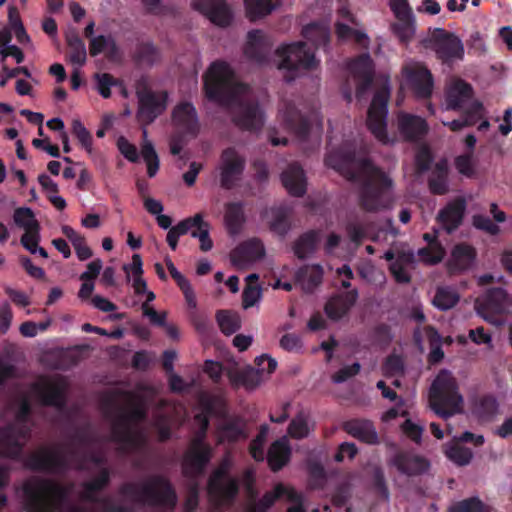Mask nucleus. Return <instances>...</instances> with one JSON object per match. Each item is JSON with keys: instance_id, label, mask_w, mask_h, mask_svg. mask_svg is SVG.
Returning a JSON list of instances; mask_svg holds the SVG:
<instances>
[{"instance_id": "nucleus-1", "label": "nucleus", "mask_w": 512, "mask_h": 512, "mask_svg": "<svg viewBox=\"0 0 512 512\" xmlns=\"http://www.w3.org/2000/svg\"><path fill=\"white\" fill-rule=\"evenodd\" d=\"M79 468L92 470L97 475L86 483L80 495L73 487L39 478H31L22 488L23 499L31 512H129L136 505L147 504L163 508H173L177 497L163 477H152L144 484H127L120 491L119 503L109 499L98 500L96 495L109 480L102 457L85 458Z\"/></svg>"}, {"instance_id": "nucleus-2", "label": "nucleus", "mask_w": 512, "mask_h": 512, "mask_svg": "<svg viewBox=\"0 0 512 512\" xmlns=\"http://www.w3.org/2000/svg\"><path fill=\"white\" fill-rule=\"evenodd\" d=\"M204 87L210 100L229 108L233 122L239 128L257 131L263 126L264 116L251 90L237 80L227 63L216 61L210 65L205 74Z\"/></svg>"}, {"instance_id": "nucleus-3", "label": "nucleus", "mask_w": 512, "mask_h": 512, "mask_svg": "<svg viewBox=\"0 0 512 512\" xmlns=\"http://www.w3.org/2000/svg\"><path fill=\"white\" fill-rule=\"evenodd\" d=\"M152 390L139 387L136 393L118 392L106 398L103 410L111 421L113 440L125 450L139 449L146 440L140 427L145 410L144 397Z\"/></svg>"}, {"instance_id": "nucleus-4", "label": "nucleus", "mask_w": 512, "mask_h": 512, "mask_svg": "<svg viewBox=\"0 0 512 512\" xmlns=\"http://www.w3.org/2000/svg\"><path fill=\"white\" fill-rule=\"evenodd\" d=\"M325 162L347 179L363 186L360 198L365 210L377 211L391 205L392 181L370 162L342 152L330 153Z\"/></svg>"}, {"instance_id": "nucleus-5", "label": "nucleus", "mask_w": 512, "mask_h": 512, "mask_svg": "<svg viewBox=\"0 0 512 512\" xmlns=\"http://www.w3.org/2000/svg\"><path fill=\"white\" fill-rule=\"evenodd\" d=\"M67 382L60 376L41 377L31 387L29 394L20 403L16 423L0 431V454L15 457L21 452L28 437L25 418L30 410V402L35 400L45 405L61 407L65 400Z\"/></svg>"}, {"instance_id": "nucleus-6", "label": "nucleus", "mask_w": 512, "mask_h": 512, "mask_svg": "<svg viewBox=\"0 0 512 512\" xmlns=\"http://www.w3.org/2000/svg\"><path fill=\"white\" fill-rule=\"evenodd\" d=\"M302 35L304 42L282 45L276 50L278 68L290 73L286 76L287 80H292L301 70L317 67L318 60L311 48L307 46L325 45L329 41L330 32L327 25L312 23L304 27Z\"/></svg>"}, {"instance_id": "nucleus-7", "label": "nucleus", "mask_w": 512, "mask_h": 512, "mask_svg": "<svg viewBox=\"0 0 512 512\" xmlns=\"http://www.w3.org/2000/svg\"><path fill=\"white\" fill-rule=\"evenodd\" d=\"M221 405V400L207 393L199 396L200 412L195 415V424L199 426L184 457V471L189 475L202 472L211 458V448L204 442L209 416Z\"/></svg>"}, {"instance_id": "nucleus-8", "label": "nucleus", "mask_w": 512, "mask_h": 512, "mask_svg": "<svg viewBox=\"0 0 512 512\" xmlns=\"http://www.w3.org/2000/svg\"><path fill=\"white\" fill-rule=\"evenodd\" d=\"M473 97L474 89L470 83L450 75V110H463L459 119L450 121V131L473 126L483 117L484 106Z\"/></svg>"}, {"instance_id": "nucleus-9", "label": "nucleus", "mask_w": 512, "mask_h": 512, "mask_svg": "<svg viewBox=\"0 0 512 512\" xmlns=\"http://www.w3.org/2000/svg\"><path fill=\"white\" fill-rule=\"evenodd\" d=\"M475 309L485 321L501 326L505 321L504 317L511 312L512 298L501 287L490 288L476 299Z\"/></svg>"}, {"instance_id": "nucleus-10", "label": "nucleus", "mask_w": 512, "mask_h": 512, "mask_svg": "<svg viewBox=\"0 0 512 512\" xmlns=\"http://www.w3.org/2000/svg\"><path fill=\"white\" fill-rule=\"evenodd\" d=\"M368 110L367 125L372 134L382 143H388L386 133L387 103L391 87L389 79L383 77Z\"/></svg>"}, {"instance_id": "nucleus-11", "label": "nucleus", "mask_w": 512, "mask_h": 512, "mask_svg": "<svg viewBox=\"0 0 512 512\" xmlns=\"http://www.w3.org/2000/svg\"><path fill=\"white\" fill-rule=\"evenodd\" d=\"M278 120L284 130L295 135L299 139L313 136L316 141L322 132L321 121L314 116L312 121L301 118L293 104L283 102L279 108Z\"/></svg>"}, {"instance_id": "nucleus-12", "label": "nucleus", "mask_w": 512, "mask_h": 512, "mask_svg": "<svg viewBox=\"0 0 512 512\" xmlns=\"http://www.w3.org/2000/svg\"><path fill=\"white\" fill-rule=\"evenodd\" d=\"M373 64L368 54H363L359 58L348 64V75L346 85L342 92L348 102L352 99V88H355L356 97L364 95L370 86L373 78Z\"/></svg>"}, {"instance_id": "nucleus-13", "label": "nucleus", "mask_w": 512, "mask_h": 512, "mask_svg": "<svg viewBox=\"0 0 512 512\" xmlns=\"http://www.w3.org/2000/svg\"><path fill=\"white\" fill-rule=\"evenodd\" d=\"M401 90L409 89L417 98H428L433 91L430 71L420 62L407 61L402 67Z\"/></svg>"}, {"instance_id": "nucleus-14", "label": "nucleus", "mask_w": 512, "mask_h": 512, "mask_svg": "<svg viewBox=\"0 0 512 512\" xmlns=\"http://www.w3.org/2000/svg\"><path fill=\"white\" fill-rule=\"evenodd\" d=\"M230 466L231 461L226 456L209 481V496L219 506L228 504L238 491L237 482L228 475Z\"/></svg>"}, {"instance_id": "nucleus-15", "label": "nucleus", "mask_w": 512, "mask_h": 512, "mask_svg": "<svg viewBox=\"0 0 512 512\" xmlns=\"http://www.w3.org/2000/svg\"><path fill=\"white\" fill-rule=\"evenodd\" d=\"M13 220L16 226L24 230L21 237V244L30 253H38L41 257L47 258L46 250L38 245L40 241V226L30 208H17L13 214Z\"/></svg>"}, {"instance_id": "nucleus-16", "label": "nucleus", "mask_w": 512, "mask_h": 512, "mask_svg": "<svg viewBox=\"0 0 512 512\" xmlns=\"http://www.w3.org/2000/svg\"><path fill=\"white\" fill-rule=\"evenodd\" d=\"M137 95L139 99L138 119L141 123L147 125L155 120L166 108V92H153L147 88H138Z\"/></svg>"}, {"instance_id": "nucleus-17", "label": "nucleus", "mask_w": 512, "mask_h": 512, "mask_svg": "<svg viewBox=\"0 0 512 512\" xmlns=\"http://www.w3.org/2000/svg\"><path fill=\"white\" fill-rule=\"evenodd\" d=\"M245 168V158L235 148H227L221 154L218 166L220 182L223 187L230 188L238 181Z\"/></svg>"}, {"instance_id": "nucleus-18", "label": "nucleus", "mask_w": 512, "mask_h": 512, "mask_svg": "<svg viewBox=\"0 0 512 512\" xmlns=\"http://www.w3.org/2000/svg\"><path fill=\"white\" fill-rule=\"evenodd\" d=\"M264 255L265 248L263 243L253 238L236 247L230 254V260L236 268L244 269L254 262L261 260Z\"/></svg>"}, {"instance_id": "nucleus-19", "label": "nucleus", "mask_w": 512, "mask_h": 512, "mask_svg": "<svg viewBox=\"0 0 512 512\" xmlns=\"http://www.w3.org/2000/svg\"><path fill=\"white\" fill-rule=\"evenodd\" d=\"M384 258L390 262L389 270L397 283L410 282L409 269L415 262L413 252L405 250H388Z\"/></svg>"}, {"instance_id": "nucleus-20", "label": "nucleus", "mask_w": 512, "mask_h": 512, "mask_svg": "<svg viewBox=\"0 0 512 512\" xmlns=\"http://www.w3.org/2000/svg\"><path fill=\"white\" fill-rule=\"evenodd\" d=\"M429 406L438 416L448 418V372L441 371L429 391Z\"/></svg>"}, {"instance_id": "nucleus-21", "label": "nucleus", "mask_w": 512, "mask_h": 512, "mask_svg": "<svg viewBox=\"0 0 512 512\" xmlns=\"http://www.w3.org/2000/svg\"><path fill=\"white\" fill-rule=\"evenodd\" d=\"M172 122L179 134L194 136L199 130L197 113L188 102L180 103L174 108Z\"/></svg>"}, {"instance_id": "nucleus-22", "label": "nucleus", "mask_w": 512, "mask_h": 512, "mask_svg": "<svg viewBox=\"0 0 512 512\" xmlns=\"http://www.w3.org/2000/svg\"><path fill=\"white\" fill-rule=\"evenodd\" d=\"M192 5L215 25L225 27L232 20V12L223 0H193Z\"/></svg>"}, {"instance_id": "nucleus-23", "label": "nucleus", "mask_w": 512, "mask_h": 512, "mask_svg": "<svg viewBox=\"0 0 512 512\" xmlns=\"http://www.w3.org/2000/svg\"><path fill=\"white\" fill-rule=\"evenodd\" d=\"M227 375L233 386H243L248 390L255 389L266 379L258 369L240 368L237 364L227 369Z\"/></svg>"}, {"instance_id": "nucleus-24", "label": "nucleus", "mask_w": 512, "mask_h": 512, "mask_svg": "<svg viewBox=\"0 0 512 512\" xmlns=\"http://www.w3.org/2000/svg\"><path fill=\"white\" fill-rule=\"evenodd\" d=\"M63 461L64 457L58 449L42 448L32 454L28 466L37 470L57 471Z\"/></svg>"}, {"instance_id": "nucleus-25", "label": "nucleus", "mask_w": 512, "mask_h": 512, "mask_svg": "<svg viewBox=\"0 0 512 512\" xmlns=\"http://www.w3.org/2000/svg\"><path fill=\"white\" fill-rule=\"evenodd\" d=\"M476 249L467 243H459L450 251V274L470 269L476 260Z\"/></svg>"}, {"instance_id": "nucleus-26", "label": "nucleus", "mask_w": 512, "mask_h": 512, "mask_svg": "<svg viewBox=\"0 0 512 512\" xmlns=\"http://www.w3.org/2000/svg\"><path fill=\"white\" fill-rule=\"evenodd\" d=\"M398 129L407 139H416L426 133L425 121L418 116L400 113L398 115Z\"/></svg>"}, {"instance_id": "nucleus-27", "label": "nucleus", "mask_w": 512, "mask_h": 512, "mask_svg": "<svg viewBox=\"0 0 512 512\" xmlns=\"http://www.w3.org/2000/svg\"><path fill=\"white\" fill-rule=\"evenodd\" d=\"M282 183L287 191L294 196H301L306 190V179L303 170L297 165H290L282 174Z\"/></svg>"}, {"instance_id": "nucleus-28", "label": "nucleus", "mask_w": 512, "mask_h": 512, "mask_svg": "<svg viewBox=\"0 0 512 512\" xmlns=\"http://www.w3.org/2000/svg\"><path fill=\"white\" fill-rule=\"evenodd\" d=\"M123 271L126 275V280L131 283L135 294L140 295L146 292V281L143 279V262L139 254L132 256V261L129 264L123 265Z\"/></svg>"}, {"instance_id": "nucleus-29", "label": "nucleus", "mask_w": 512, "mask_h": 512, "mask_svg": "<svg viewBox=\"0 0 512 512\" xmlns=\"http://www.w3.org/2000/svg\"><path fill=\"white\" fill-rule=\"evenodd\" d=\"M499 403L490 394L482 395L474 400L472 406L473 415L481 422H489L498 413Z\"/></svg>"}, {"instance_id": "nucleus-30", "label": "nucleus", "mask_w": 512, "mask_h": 512, "mask_svg": "<svg viewBox=\"0 0 512 512\" xmlns=\"http://www.w3.org/2000/svg\"><path fill=\"white\" fill-rule=\"evenodd\" d=\"M439 235L440 230H435L434 234H424V240L428 242V247L420 249L418 255L425 264H436L440 262L445 255L444 248L438 242Z\"/></svg>"}, {"instance_id": "nucleus-31", "label": "nucleus", "mask_w": 512, "mask_h": 512, "mask_svg": "<svg viewBox=\"0 0 512 512\" xmlns=\"http://www.w3.org/2000/svg\"><path fill=\"white\" fill-rule=\"evenodd\" d=\"M345 429L350 435L365 443L375 444L378 442L377 432L372 422L368 420H351L345 424Z\"/></svg>"}, {"instance_id": "nucleus-32", "label": "nucleus", "mask_w": 512, "mask_h": 512, "mask_svg": "<svg viewBox=\"0 0 512 512\" xmlns=\"http://www.w3.org/2000/svg\"><path fill=\"white\" fill-rule=\"evenodd\" d=\"M357 296V291L353 290L344 295L331 298L325 306L326 314L334 320L341 318L356 302Z\"/></svg>"}, {"instance_id": "nucleus-33", "label": "nucleus", "mask_w": 512, "mask_h": 512, "mask_svg": "<svg viewBox=\"0 0 512 512\" xmlns=\"http://www.w3.org/2000/svg\"><path fill=\"white\" fill-rule=\"evenodd\" d=\"M425 48L433 50L444 61L448 58V34L442 28L429 29L422 40Z\"/></svg>"}, {"instance_id": "nucleus-34", "label": "nucleus", "mask_w": 512, "mask_h": 512, "mask_svg": "<svg viewBox=\"0 0 512 512\" xmlns=\"http://www.w3.org/2000/svg\"><path fill=\"white\" fill-rule=\"evenodd\" d=\"M290 446L287 437L276 440L270 447L267 455L269 466L273 471L281 469L290 458Z\"/></svg>"}, {"instance_id": "nucleus-35", "label": "nucleus", "mask_w": 512, "mask_h": 512, "mask_svg": "<svg viewBox=\"0 0 512 512\" xmlns=\"http://www.w3.org/2000/svg\"><path fill=\"white\" fill-rule=\"evenodd\" d=\"M245 216L240 203H228L225 206L224 226L231 236L238 235L243 228Z\"/></svg>"}, {"instance_id": "nucleus-36", "label": "nucleus", "mask_w": 512, "mask_h": 512, "mask_svg": "<svg viewBox=\"0 0 512 512\" xmlns=\"http://www.w3.org/2000/svg\"><path fill=\"white\" fill-rule=\"evenodd\" d=\"M323 274L321 265H306L299 269L296 279L303 290L311 292L322 282Z\"/></svg>"}, {"instance_id": "nucleus-37", "label": "nucleus", "mask_w": 512, "mask_h": 512, "mask_svg": "<svg viewBox=\"0 0 512 512\" xmlns=\"http://www.w3.org/2000/svg\"><path fill=\"white\" fill-rule=\"evenodd\" d=\"M191 236L197 238L200 242V249L204 252L210 251L213 242L210 238V224L204 220L202 213H197L191 217Z\"/></svg>"}, {"instance_id": "nucleus-38", "label": "nucleus", "mask_w": 512, "mask_h": 512, "mask_svg": "<svg viewBox=\"0 0 512 512\" xmlns=\"http://www.w3.org/2000/svg\"><path fill=\"white\" fill-rule=\"evenodd\" d=\"M268 49V43L261 30H252L247 35L245 54L257 62H262Z\"/></svg>"}, {"instance_id": "nucleus-39", "label": "nucleus", "mask_w": 512, "mask_h": 512, "mask_svg": "<svg viewBox=\"0 0 512 512\" xmlns=\"http://www.w3.org/2000/svg\"><path fill=\"white\" fill-rule=\"evenodd\" d=\"M393 465L397 469L407 475H414L424 472L428 468V463L425 459L412 455V454H401L395 457Z\"/></svg>"}, {"instance_id": "nucleus-40", "label": "nucleus", "mask_w": 512, "mask_h": 512, "mask_svg": "<svg viewBox=\"0 0 512 512\" xmlns=\"http://www.w3.org/2000/svg\"><path fill=\"white\" fill-rule=\"evenodd\" d=\"M246 16L255 21L269 15L276 5L272 0H244Z\"/></svg>"}, {"instance_id": "nucleus-41", "label": "nucleus", "mask_w": 512, "mask_h": 512, "mask_svg": "<svg viewBox=\"0 0 512 512\" xmlns=\"http://www.w3.org/2000/svg\"><path fill=\"white\" fill-rule=\"evenodd\" d=\"M143 143L141 147V155L147 164V173L149 177H154L159 169L158 155L150 140H148L147 129H142Z\"/></svg>"}, {"instance_id": "nucleus-42", "label": "nucleus", "mask_w": 512, "mask_h": 512, "mask_svg": "<svg viewBox=\"0 0 512 512\" xmlns=\"http://www.w3.org/2000/svg\"><path fill=\"white\" fill-rule=\"evenodd\" d=\"M264 217L266 218L270 229L278 235L286 234L290 227L287 211L283 208H271L265 212Z\"/></svg>"}, {"instance_id": "nucleus-43", "label": "nucleus", "mask_w": 512, "mask_h": 512, "mask_svg": "<svg viewBox=\"0 0 512 512\" xmlns=\"http://www.w3.org/2000/svg\"><path fill=\"white\" fill-rule=\"evenodd\" d=\"M311 429L309 415L304 411H300L289 424L288 434L292 438L302 439L309 435Z\"/></svg>"}, {"instance_id": "nucleus-44", "label": "nucleus", "mask_w": 512, "mask_h": 512, "mask_svg": "<svg viewBox=\"0 0 512 512\" xmlns=\"http://www.w3.org/2000/svg\"><path fill=\"white\" fill-rule=\"evenodd\" d=\"M318 242V233L310 231L303 234L294 245V253L298 258H305L314 252Z\"/></svg>"}, {"instance_id": "nucleus-45", "label": "nucleus", "mask_w": 512, "mask_h": 512, "mask_svg": "<svg viewBox=\"0 0 512 512\" xmlns=\"http://www.w3.org/2000/svg\"><path fill=\"white\" fill-rule=\"evenodd\" d=\"M90 54L96 56L100 53H105L109 57H114L117 54L115 42L110 36H97L93 37L90 41Z\"/></svg>"}, {"instance_id": "nucleus-46", "label": "nucleus", "mask_w": 512, "mask_h": 512, "mask_svg": "<svg viewBox=\"0 0 512 512\" xmlns=\"http://www.w3.org/2000/svg\"><path fill=\"white\" fill-rule=\"evenodd\" d=\"M173 412L175 416L167 419L165 415L159 414L155 421V426L158 429L159 437L161 440L168 439L170 437V423L176 421V416L184 412L182 405H173L167 407V413Z\"/></svg>"}, {"instance_id": "nucleus-47", "label": "nucleus", "mask_w": 512, "mask_h": 512, "mask_svg": "<svg viewBox=\"0 0 512 512\" xmlns=\"http://www.w3.org/2000/svg\"><path fill=\"white\" fill-rule=\"evenodd\" d=\"M392 29L401 42L408 43L415 35V17L411 15L408 19H397Z\"/></svg>"}, {"instance_id": "nucleus-48", "label": "nucleus", "mask_w": 512, "mask_h": 512, "mask_svg": "<svg viewBox=\"0 0 512 512\" xmlns=\"http://www.w3.org/2000/svg\"><path fill=\"white\" fill-rule=\"evenodd\" d=\"M450 512H490L489 507L479 497L463 499L450 507Z\"/></svg>"}, {"instance_id": "nucleus-49", "label": "nucleus", "mask_w": 512, "mask_h": 512, "mask_svg": "<svg viewBox=\"0 0 512 512\" xmlns=\"http://www.w3.org/2000/svg\"><path fill=\"white\" fill-rule=\"evenodd\" d=\"M217 321L221 331L230 335L240 328V317L236 313L220 311L217 314Z\"/></svg>"}, {"instance_id": "nucleus-50", "label": "nucleus", "mask_w": 512, "mask_h": 512, "mask_svg": "<svg viewBox=\"0 0 512 512\" xmlns=\"http://www.w3.org/2000/svg\"><path fill=\"white\" fill-rule=\"evenodd\" d=\"M465 211V198L458 197L453 201H450V233L461 225Z\"/></svg>"}, {"instance_id": "nucleus-51", "label": "nucleus", "mask_w": 512, "mask_h": 512, "mask_svg": "<svg viewBox=\"0 0 512 512\" xmlns=\"http://www.w3.org/2000/svg\"><path fill=\"white\" fill-rule=\"evenodd\" d=\"M244 437L243 427L240 422H227L218 431V442L236 441Z\"/></svg>"}, {"instance_id": "nucleus-52", "label": "nucleus", "mask_w": 512, "mask_h": 512, "mask_svg": "<svg viewBox=\"0 0 512 512\" xmlns=\"http://www.w3.org/2000/svg\"><path fill=\"white\" fill-rule=\"evenodd\" d=\"M472 457L473 452L470 448L450 441V461L454 462L458 466H466L471 462Z\"/></svg>"}, {"instance_id": "nucleus-53", "label": "nucleus", "mask_w": 512, "mask_h": 512, "mask_svg": "<svg viewBox=\"0 0 512 512\" xmlns=\"http://www.w3.org/2000/svg\"><path fill=\"white\" fill-rule=\"evenodd\" d=\"M447 169L446 162L443 161L437 165L436 171L430 180V189L435 194H444L447 191Z\"/></svg>"}, {"instance_id": "nucleus-54", "label": "nucleus", "mask_w": 512, "mask_h": 512, "mask_svg": "<svg viewBox=\"0 0 512 512\" xmlns=\"http://www.w3.org/2000/svg\"><path fill=\"white\" fill-rule=\"evenodd\" d=\"M191 223V217H188L169 229L167 233V243L172 250L177 248L179 237L190 232Z\"/></svg>"}, {"instance_id": "nucleus-55", "label": "nucleus", "mask_w": 512, "mask_h": 512, "mask_svg": "<svg viewBox=\"0 0 512 512\" xmlns=\"http://www.w3.org/2000/svg\"><path fill=\"white\" fill-rule=\"evenodd\" d=\"M72 131L74 135L77 137L78 141L82 145V147L88 152L92 153V135L90 132L85 128V126L82 124V122L79 119H74L72 121Z\"/></svg>"}, {"instance_id": "nucleus-56", "label": "nucleus", "mask_w": 512, "mask_h": 512, "mask_svg": "<svg viewBox=\"0 0 512 512\" xmlns=\"http://www.w3.org/2000/svg\"><path fill=\"white\" fill-rule=\"evenodd\" d=\"M472 158V153H465L457 156L454 161L458 172L467 178H474L476 176V170Z\"/></svg>"}, {"instance_id": "nucleus-57", "label": "nucleus", "mask_w": 512, "mask_h": 512, "mask_svg": "<svg viewBox=\"0 0 512 512\" xmlns=\"http://www.w3.org/2000/svg\"><path fill=\"white\" fill-rule=\"evenodd\" d=\"M336 33L338 38L343 40L353 38L363 46H366L368 43V38L365 34L353 30L347 24L340 21L337 23Z\"/></svg>"}, {"instance_id": "nucleus-58", "label": "nucleus", "mask_w": 512, "mask_h": 512, "mask_svg": "<svg viewBox=\"0 0 512 512\" xmlns=\"http://www.w3.org/2000/svg\"><path fill=\"white\" fill-rule=\"evenodd\" d=\"M426 334L430 339V345H431L429 361L431 363H437L444 357V352L440 348V336L432 328L426 329Z\"/></svg>"}, {"instance_id": "nucleus-59", "label": "nucleus", "mask_w": 512, "mask_h": 512, "mask_svg": "<svg viewBox=\"0 0 512 512\" xmlns=\"http://www.w3.org/2000/svg\"><path fill=\"white\" fill-rule=\"evenodd\" d=\"M243 307L245 309L257 305L262 298V290L258 285L248 284L243 291Z\"/></svg>"}, {"instance_id": "nucleus-60", "label": "nucleus", "mask_w": 512, "mask_h": 512, "mask_svg": "<svg viewBox=\"0 0 512 512\" xmlns=\"http://www.w3.org/2000/svg\"><path fill=\"white\" fill-rule=\"evenodd\" d=\"M268 429L263 427L257 437L252 441L250 445V453L252 457L257 461L264 460V443L267 437Z\"/></svg>"}, {"instance_id": "nucleus-61", "label": "nucleus", "mask_w": 512, "mask_h": 512, "mask_svg": "<svg viewBox=\"0 0 512 512\" xmlns=\"http://www.w3.org/2000/svg\"><path fill=\"white\" fill-rule=\"evenodd\" d=\"M473 226L479 230L485 231L490 235H496L500 229L488 216L477 214L473 216Z\"/></svg>"}, {"instance_id": "nucleus-62", "label": "nucleus", "mask_w": 512, "mask_h": 512, "mask_svg": "<svg viewBox=\"0 0 512 512\" xmlns=\"http://www.w3.org/2000/svg\"><path fill=\"white\" fill-rule=\"evenodd\" d=\"M117 147L127 160L130 162L138 161L139 155L136 146L130 143L125 137L118 138Z\"/></svg>"}, {"instance_id": "nucleus-63", "label": "nucleus", "mask_w": 512, "mask_h": 512, "mask_svg": "<svg viewBox=\"0 0 512 512\" xmlns=\"http://www.w3.org/2000/svg\"><path fill=\"white\" fill-rule=\"evenodd\" d=\"M389 5L397 19H408L413 15L407 0H389Z\"/></svg>"}, {"instance_id": "nucleus-64", "label": "nucleus", "mask_w": 512, "mask_h": 512, "mask_svg": "<svg viewBox=\"0 0 512 512\" xmlns=\"http://www.w3.org/2000/svg\"><path fill=\"white\" fill-rule=\"evenodd\" d=\"M255 362L257 365V369L263 376H265V378L269 376L271 373H273L277 367L276 360L266 354L257 357Z\"/></svg>"}]
</instances>
